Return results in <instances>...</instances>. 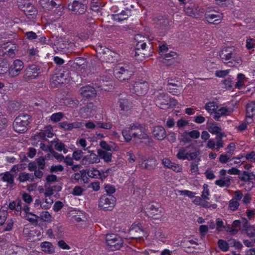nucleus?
<instances>
[{
    "label": "nucleus",
    "instance_id": "obj_47",
    "mask_svg": "<svg viewBox=\"0 0 255 255\" xmlns=\"http://www.w3.org/2000/svg\"><path fill=\"white\" fill-rule=\"evenodd\" d=\"M168 86H172V87H178V88H182V85L179 81L176 80L175 81L174 80H169L168 81Z\"/></svg>",
    "mask_w": 255,
    "mask_h": 255
},
{
    "label": "nucleus",
    "instance_id": "obj_38",
    "mask_svg": "<svg viewBox=\"0 0 255 255\" xmlns=\"http://www.w3.org/2000/svg\"><path fill=\"white\" fill-rule=\"evenodd\" d=\"M154 234L155 237L162 242H163L165 239L164 233H163L162 230L160 228L155 229Z\"/></svg>",
    "mask_w": 255,
    "mask_h": 255
},
{
    "label": "nucleus",
    "instance_id": "obj_23",
    "mask_svg": "<svg viewBox=\"0 0 255 255\" xmlns=\"http://www.w3.org/2000/svg\"><path fill=\"white\" fill-rule=\"evenodd\" d=\"M14 175L8 171L0 174V176H1L0 180L3 182H7L9 185L14 183Z\"/></svg>",
    "mask_w": 255,
    "mask_h": 255
},
{
    "label": "nucleus",
    "instance_id": "obj_4",
    "mask_svg": "<svg viewBox=\"0 0 255 255\" xmlns=\"http://www.w3.org/2000/svg\"><path fill=\"white\" fill-rule=\"evenodd\" d=\"M106 241L108 249L111 251L120 250L122 247L124 241L118 235L111 234L106 236Z\"/></svg>",
    "mask_w": 255,
    "mask_h": 255
},
{
    "label": "nucleus",
    "instance_id": "obj_42",
    "mask_svg": "<svg viewBox=\"0 0 255 255\" xmlns=\"http://www.w3.org/2000/svg\"><path fill=\"white\" fill-rule=\"evenodd\" d=\"M36 162L38 166L39 169H44L45 166V158L43 156H40L36 159Z\"/></svg>",
    "mask_w": 255,
    "mask_h": 255
},
{
    "label": "nucleus",
    "instance_id": "obj_34",
    "mask_svg": "<svg viewBox=\"0 0 255 255\" xmlns=\"http://www.w3.org/2000/svg\"><path fill=\"white\" fill-rule=\"evenodd\" d=\"M218 246L219 249L223 252H227L229 250V244L225 240L222 239L219 240Z\"/></svg>",
    "mask_w": 255,
    "mask_h": 255
},
{
    "label": "nucleus",
    "instance_id": "obj_55",
    "mask_svg": "<svg viewBox=\"0 0 255 255\" xmlns=\"http://www.w3.org/2000/svg\"><path fill=\"white\" fill-rule=\"evenodd\" d=\"M189 124L188 121L185 120L183 119H180L177 122V126L179 128H184Z\"/></svg>",
    "mask_w": 255,
    "mask_h": 255
},
{
    "label": "nucleus",
    "instance_id": "obj_61",
    "mask_svg": "<svg viewBox=\"0 0 255 255\" xmlns=\"http://www.w3.org/2000/svg\"><path fill=\"white\" fill-rule=\"evenodd\" d=\"M91 9L94 11H98L100 8L98 2L95 1V0H92L90 4Z\"/></svg>",
    "mask_w": 255,
    "mask_h": 255
},
{
    "label": "nucleus",
    "instance_id": "obj_63",
    "mask_svg": "<svg viewBox=\"0 0 255 255\" xmlns=\"http://www.w3.org/2000/svg\"><path fill=\"white\" fill-rule=\"evenodd\" d=\"M122 134L127 142H129L131 140V136L129 133V130H123L122 131Z\"/></svg>",
    "mask_w": 255,
    "mask_h": 255
},
{
    "label": "nucleus",
    "instance_id": "obj_33",
    "mask_svg": "<svg viewBox=\"0 0 255 255\" xmlns=\"http://www.w3.org/2000/svg\"><path fill=\"white\" fill-rule=\"evenodd\" d=\"M87 175L89 177L91 178H102V176L99 170L96 168H92L91 170H88L87 171Z\"/></svg>",
    "mask_w": 255,
    "mask_h": 255
},
{
    "label": "nucleus",
    "instance_id": "obj_26",
    "mask_svg": "<svg viewBox=\"0 0 255 255\" xmlns=\"http://www.w3.org/2000/svg\"><path fill=\"white\" fill-rule=\"evenodd\" d=\"M147 211L145 214L148 217H153L155 214H157V212H161L159 208L153 204H149L148 207L146 208Z\"/></svg>",
    "mask_w": 255,
    "mask_h": 255
},
{
    "label": "nucleus",
    "instance_id": "obj_20",
    "mask_svg": "<svg viewBox=\"0 0 255 255\" xmlns=\"http://www.w3.org/2000/svg\"><path fill=\"white\" fill-rule=\"evenodd\" d=\"M243 228L246 230L248 237L250 238L255 237V227L250 225L249 221L246 218L243 220Z\"/></svg>",
    "mask_w": 255,
    "mask_h": 255
},
{
    "label": "nucleus",
    "instance_id": "obj_37",
    "mask_svg": "<svg viewBox=\"0 0 255 255\" xmlns=\"http://www.w3.org/2000/svg\"><path fill=\"white\" fill-rule=\"evenodd\" d=\"M57 180V177L54 174H50L46 176V182L45 183L44 185V187H46L48 185H50V184L55 182Z\"/></svg>",
    "mask_w": 255,
    "mask_h": 255
},
{
    "label": "nucleus",
    "instance_id": "obj_45",
    "mask_svg": "<svg viewBox=\"0 0 255 255\" xmlns=\"http://www.w3.org/2000/svg\"><path fill=\"white\" fill-rule=\"evenodd\" d=\"M105 189L108 196H112L116 192L115 187L110 184L106 185Z\"/></svg>",
    "mask_w": 255,
    "mask_h": 255
},
{
    "label": "nucleus",
    "instance_id": "obj_56",
    "mask_svg": "<svg viewBox=\"0 0 255 255\" xmlns=\"http://www.w3.org/2000/svg\"><path fill=\"white\" fill-rule=\"evenodd\" d=\"M209 195V189L208 185L207 184H204L203 185V191L202 192V198L204 199L209 200V198L208 197Z\"/></svg>",
    "mask_w": 255,
    "mask_h": 255
},
{
    "label": "nucleus",
    "instance_id": "obj_3",
    "mask_svg": "<svg viewBox=\"0 0 255 255\" xmlns=\"http://www.w3.org/2000/svg\"><path fill=\"white\" fill-rule=\"evenodd\" d=\"M133 69L132 67L127 65L119 66L114 70V75L119 81H125L129 80L133 75Z\"/></svg>",
    "mask_w": 255,
    "mask_h": 255
},
{
    "label": "nucleus",
    "instance_id": "obj_31",
    "mask_svg": "<svg viewBox=\"0 0 255 255\" xmlns=\"http://www.w3.org/2000/svg\"><path fill=\"white\" fill-rule=\"evenodd\" d=\"M67 79V75H66L65 74L63 73H58L56 74L55 75H54L52 77L53 80L58 84L60 83H63L64 81L66 80Z\"/></svg>",
    "mask_w": 255,
    "mask_h": 255
},
{
    "label": "nucleus",
    "instance_id": "obj_59",
    "mask_svg": "<svg viewBox=\"0 0 255 255\" xmlns=\"http://www.w3.org/2000/svg\"><path fill=\"white\" fill-rule=\"evenodd\" d=\"M208 130L210 132L213 134H217L220 131L222 130L221 128L215 126H211L209 128Z\"/></svg>",
    "mask_w": 255,
    "mask_h": 255
},
{
    "label": "nucleus",
    "instance_id": "obj_16",
    "mask_svg": "<svg viewBox=\"0 0 255 255\" xmlns=\"http://www.w3.org/2000/svg\"><path fill=\"white\" fill-rule=\"evenodd\" d=\"M131 15V11L130 9L126 8L120 13L113 15V18L115 21H122L128 18Z\"/></svg>",
    "mask_w": 255,
    "mask_h": 255
},
{
    "label": "nucleus",
    "instance_id": "obj_22",
    "mask_svg": "<svg viewBox=\"0 0 255 255\" xmlns=\"http://www.w3.org/2000/svg\"><path fill=\"white\" fill-rule=\"evenodd\" d=\"M205 18L206 20L209 23L214 24H218L220 23L221 16L219 15L212 14L210 13H205Z\"/></svg>",
    "mask_w": 255,
    "mask_h": 255
},
{
    "label": "nucleus",
    "instance_id": "obj_13",
    "mask_svg": "<svg viewBox=\"0 0 255 255\" xmlns=\"http://www.w3.org/2000/svg\"><path fill=\"white\" fill-rule=\"evenodd\" d=\"M234 51V49L232 47L225 48L220 52V57L223 60L225 61H228L233 58L235 59L237 57H235Z\"/></svg>",
    "mask_w": 255,
    "mask_h": 255
},
{
    "label": "nucleus",
    "instance_id": "obj_29",
    "mask_svg": "<svg viewBox=\"0 0 255 255\" xmlns=\"http://www.w3.org/2000/svg\"><path fill=\"white\" fill-rule=\"evenodd\" d=\"M18 180L20 182H23L27 180L32 182L34 181V175L32 174L22 172L19 174Z\"/></svg>",
    "mask_w": 255,
    "mask_h": 255
},
{
    "label": "nucleus",
    "instance_id": "obj_27",
    "mask_svg": "<svg viewBox=\"0 0 255 255\" xmlns=\"http://www.w3.org/2000/svg\"><path fill=\"white\" fill-rule=\"evenodd\" d=\"M97 153L100 157L103 159L106 162L112 161V154L102 149H98Z\"/></svg>",
    "mask_w": 255,
    "mask_h": 255
},
{
    "label": "nucleus",
    "instance_id": "obj_11",
    "mask_svg": "<svg viewBox=\"0 0 255 255\" xmlns=\"http://www.w3.org/2000/svg\"><path fill=\"white\" fill-rule=\"evenodd\" d=\"M68 8L77 14H82L85 13L87 6L85 3H84L83 0H73L71 4H68Z\"/></svg>",
    "mask_w": 255,
    "mask_h": 255
},
{
    "label": "nucleus",
    "instance_id": "obj_62",
    "mask_svg": "<svg viewBox=\"0 0 255 255\" xmlns=\"http://www.w3.org/2000/svg\"><path fill=\"white\" fill-rule=\"evenodd\" d=\"M239 178L242 181L247 182L249 180V172L248 171H244L242 175H239Z\"/></svg>",
    "mask_w": 255,
    "mask_h": 255
},
{
    "label": "nucleus",
    "instance_id": "obj_39",
    "mask_svg": "<svg viewBox=\"0 0 255 255\" xmlns=\"http://www.w3.org/2000/svg\"><path fill=\"white\" fill-rule=\"evenodd\" d=\"M131 54L135 58H138L140 60H141V58L144 57L146 55V54L143 52V51L138 50L136 48H135V49L132 51Z\"/></svg>",
    "mask_w": 255,
    "mask_h": 255
},
{
    "label": "nucleus",
    "instance_id": "obj_32",
    "mask_svg": "<svg viewBox=\"0 0 255 255\" xmlns=\"http://www.w3.org/2000/svg\"><path fill=\"white\" fill-rule=\"evenodd\" d=\"M218 108V104L215 102H208L205 106V109L211 114L215 112Z\"/></svg>",
    "mask_w": 255,
    "mask_h": 255
},
{
    "label": "nucleus",
    "instance_id": "obj_49",
    "mask_svg": "<svg viewBox=\"0 0 255 255\" xmlns=\"http://www.w3.org/2000/svg\"><path fill=\"white\" fill-rule=\"evenodd\" d=\"M63 170V166L61 165H58L51 166L50 168L49 171L51 173H56L58 171L62 172Z\"/></svg>",
    "mask_w": 255,
    "mask_h": 255
},
{
    "label": "nucleus",
    "instance_id": "obj_52",
    "mask_svg": "<svg viewBox=\"0 0 255 255\" xmlns=\"http://www.w3.org/2000/svg\"><path fill=\"white\" fill-rule=\"evenodd\" d=\"M83 154V152L81 150H76L73 153V158L76 160H79Z\"/></svg>",
    "mask_w": 255,
    "mask_h": 255
},
{
    "label": "nucleus",
    "instance_id": "obj_12",
    "mask_svg": "<svg viewBox=\"0 0 255 255\" xmlns=\"http://www.w3.org/2000/svg\"><path fill=\"white\" fill-rule=\"evenodd\" d=\"M80 92L84 98L87 99L94 98L97 95L95 89L90 85H87L81 88Z\"/></svg>",
    "mask_w": 255,
    "mask_h": 255
},
{
    "label": "nucleus",
    "instance_id": "obj_1",
    "mask_svg": "<svg viewBox=\"0 0 255 255\" xmlns=\"http://www.w3.org/2000/svg\"><path fill=\"white\" fill-rule=\"evenodd\" d=\"M200 150L193 144L181 147L179 149L176 157L180 160L187 159L193 160L195 159L200 154Z\"/></svg>",
    "mask_w": 255,
    "mask_h": 255
},
{
    "label": "nucleus",
    "instance_id": "obj_24",
    "mask_svg": "<svg viewBox=\"0 0 255 255\" xmlns=\"http://www.w3.org/2000/svg\"><path fill=\"white\" fill-rule=\"evenodd\" d=\"M255 115V101H253L246 105V118H253Z\"/></svg>",
    "mask_w": 255,
    "mask_h": 255
},
{
    "label": "nucleus",
    "instance_id": "obj_50",
    "mask_svg": "<svg viewBox=\"0 0 255 255\" xmlns=\"http://www.w3.org/2000/svg\"><path fill=\"white\" fill-rule=\"evenodd\" d=\"M140 132V133H138L139 135L138 136V138L144 139H149V136L148 135L146 129L145 128H141Z\"/></svg>",
    "mask_w": 255,
    "mask_h": 255
},
{
    "label": "nucleus",
    "instance_id": "obj_19",
    "mask_svg": "<svg viewBox=\"0 0 255 255\" xmlns=\"http://www.w3.org/2000/svg\"><path fill=\"white\" fill-rule=\"evenodd\" d=\"M152 133L154 136L158 140H163L166 136V132L162 126H156L154 128Z\"/></svg>",
    "mask_w": 255,
    "mask_h": 255
},
{
    "label": "nucleus",
    "instance_id": "obj_53",
    "mask_svg": "<svg viewBox=\"0 0 255 255\" xmlns=\"http://www.w3.org/2000/svg\"><path fill=\"white\" fill-rule=\"evenodd\" d=\"M177 57V54L175 52L170 51L169 53H166L164 55V59L166 60H170Z\"/></svg>",
    "mask_w": 255,
    "mask_h": 255
},
{
    "label": "nucleus",
    "instance_id": "obj_2",
    "mask_svg": "<svg viewBox=\"0 0 255 255\" xmlns=\"http://www.w3.org/2000/svg\"><path fill=\"white\" fill-rule=\"evenodd\" d=\"M30 119V116L28 114L19 115L13 123L14 130L18 133L26 132L28 129L27 126L30 124L29 120Z\"/></svg>",
    "mask_w": 255,
    "mask_h": 255
},
{
    "label": "nucleus",
    "instance_id": "obj_58",
    "mask_svg": "<svg viewBox=\"0 0 255 255\" xmlns=\"http://www.w3.org/2000/svg\"><path fill=\"white\" fill-rule=\"evenodd\" d=\"M223 228H224L227 232H229L233 235H236L238 232V230L233 228L232 226L228 224H227L226 226H224Z\"/></svg>",
    "mask_w": 255,
    "mask_h": 255
},
{
    "label": "nucleus",
    "instance_id": "obj_30",
    "mask_svg": "<svg viewBox=\"0 0 255 255\" xmlns=\"http://www.w3.org/2000/svg\"><path fill=\"white\" fill-rule=\"evenodd\" d=\"M40 247L43 252L49 254H52L54 252V248L50 242H44L41 244Z\"/></svg>",
    "mask_w": 255,
    "mask_h": 255
},
{
    "label": "nucleus",
    "instance_id": "obj_46",
    "mask_svg": "<svg viewBox=\"0 0 255 255\" xmlns=\"http://www.w3.org/2000/svg\"><path fill=\"white\" fill-rule=\"evenodd\" d=\"M7 126V120L2 116L0 115V131L5 129Z\"/></svg>",
    "mask_w": 255,
    "mask_h": 255
},
{
    "label": "nucleus",
    "instance_id": "obj_14",
    "mask_svg": "<svg viewBox=\"0 0 255 255\" xmlns=\"http://www.w3.org/2000/svg\"><path fill=\"white\" fill-rule=\"evenodd\" d=\"M39 2L40 4L42 5L44 3L47 4L48 6L51 5V8L57 6L56 8H58V12H60V13L59 14V16L61 15V12L64 9V6L62 5V2L61 0H40Z\"/></svg>",
    "mask_w": 255,
    "mask_h": 255
},
{
    "label": "nucleus",
    "instance_id": "obj_17",
    "mask_svg": "<svg viewBox=\"0 0 255 255\" xmlns=\"http://www.w3.org/2000/svg\"><path fill=\"white\" fill-rule=\"evenodd\" d=\"M89 152L91 153L90 155L84 156L81 161V163L83 165H86L87 163L91 164L94 163H99L100 159L98 158L97 155L94 153L93 151L89 150Z\"/></svg>",
    "mask_w": 255,
    "mask_h": 255
},
{
    "label": "nucleus",
    "instance_id": "obj_7",
    "mask_svg": "<svg viewBox=\"0 0 255 255\" xmlns=\"http://www.w3.org/2000/svg\"><path fill=\"white\" fill-rule=\"evenodd\" d=\"M18 7L24 12L28 18L34 19L36 17L37 10L30 3L25 1L19 4Z\"/></svg>",
    "mask_w": 255,
    "mask_h": 255
},
{
    "label": "nucleus",
    "instance_id": "obj_9",
    "mask_svg": "<svg viewBox=\"0 0 255 255\" xmlns=\"http://www.w3.org/2000/svg\"><path fill=\"white\" fill-rule=\"evenodd\" d=\"M170 98L167 94L159 93L154 98V102L156 106L160 109H165L170 107Z\"/></svg>",
    "mask_w": 255,
    "mask_h": 255
},
{
    "label": "nucleus",
    "instance_id": "obj_28",
    "mask_svg": "<svg viewBox=\"0 0 255 255\" xmlns=\"http://www.w3.org/2000/svg\"><path fill=\"white\" fill-rule=\"evenodd\" d=\"M118 105L122 111H127L130 109V104L127 99L120 98L118 101Z\"/></svg>",
    "mask_w": 255,
    "mask_h": 255
},
{
    "label": "nucleus",
    "instance_id": "obj_6",
    "mask_svg": "<svg viewBox=\"0 0 255 255\" xmlns=\"http://www.w3.org/2000/svg\"><path fill=\"white\" fill-rule=\"evenodd\" d=\"M116 199L113 196L104 194L99 199V207L104 210H112L115 205Z\"/></svg>",
    "mask_w": 255,
    "mask_h": 255
},
{
    "label": "nucleus",
    "instance_id": "obj_44",
    "mask_svg": "<svg viewBox=\"0 0 255 255\" xmlns=\"http://www.w3.org/2000/svg\"><path fill=\"white\" fill-rule=\"evenodd\" d=\"M184 9L186 13L188 15L193 16H195V13H196V8H193L191 6H185Z\"/></svg>",
    "mask_w": 255,
    "mask_h": 255
},
{
    "label": "nucleus",
    "instance_id": "obj_51",
    "mask_svg": "<svg viewBox=\"0 0 255 255\" xmlns=\"http://www.w3.org/2000/svg\"><path fill=\"white\" fill-rule=\"evenodd\" d=\"M40 148L43 151L50 152L51 154L54 152L52 145H46L43 143L40 144Z\"/></svg>",
    "mask_w": 255,
    "mask_h": 255
},
{
    "label": "nucleus",
    "instance_id": "obj_48",
    "mask_svg": "<svg viewBox=\"0 0 255 255\" xmlns=\"http://www.w3.org/2000/svg\"><path fill=\"white\" fill-rule=\"evenodd\" d=\"M84 191L81 187L79 186H75L72 191V194L74 196H80L81 195Z\"/></svg>",
    "mask_w": 255,
    "mask_h": 255
},
{
    "label": "nucleus",
    "instance_id": "obj_57",
    "mask_svg": "<svg viewBox=\"0 0 255 255\" xmlns=\"http://www.w3.org/2000/svg\"><path fill=\"white\" fill-rule=\"evenodd\" d=\"M58 126L65 130H70V123H67V122L59 123Z\"/></svg>",
    "mask_w": 255,
    "mask_h": 255
},
{
    "label": "nucleus",
    "instance_id": "obj_40",
    "mask_svg": "<svg viewBox=\"0 0 255 255\" xmlns=\"http://www.w3.org/2000/svg\"><path fill=\"white\" fill-rule=\"evenodd\" d=\"M38 218L44 221H50L51 216L48 212L43 211L41 213L40 216H38Z\"/></svg>",
    "mask_w": 255,
    "mask_h": 255
},
{
    "label": "nucleus",
    "instance_id": "obj_5",
    "mask_svg": "<svg viewBox=\"0 0 255 255\" xmlns=\"http://www.w3.org/2000/svg\"><path fill=\"white\" fill-rule=\"evenodd\" d=\"M43 72L42 69L35 64L28 66L24 70L23 78L26 81L36 78Z\"/></svg>",
    "mask_w": 255,
    "mask_h": 255
},
{
    "label": "nucleus",
    "instance_id": "obj_43",
    "mask_svg": "<svg viewBox=\"0 0 255 255\" xmlns=\"http://www.w3.org/2000/svg\"><path fill=\"white\" fill-rule=\"evenodd\" d=\"M239 205L240 203L238 201H236L234 199H232L229 202V208L230 209V210L235 211L237 210Z\"/></svg>",
    "mask_w": 255,
    "mask_h": 255
},
{
    "label": "nucleus",
    "instance_id": "obj_21",
    "mask_svg": "<svg viewBox=\"0 0 255 255\" xmlns=\"http://www.w3.org/2000/svg\"><path fill=\"white\" fill-rule=\"evenodd\" d=\"M9 63L7 59L0 58V75L9 74Z\"/></svg>",
    "mask_w": 255,
    "mask_h": 255
},
{
    "label": "nucleus",
    "instance_id": "obj_36",
    "mask_svg": "<svg viewBox=\"0 0 255 255\" xmlns=\"http://www.w3.org/2000/svg\"><path fill=\"white\" fill-rule=\"evenodd\" d=\"M179 139L180 141L183 142L184 144L189 143L192 141L186 130L184 131L181 134L180 137Z\"/></svg>",
    "mask_w": 255,
    "mask_h": 255
},
{
    "label": "nucleus",
    "instance_id": "obj_64",
    "mask_svg": "<svg viewBox=\"0 0 255 255\" xmlns=\"http://www.w3.org/2000/svg\"><path fill=\"white\" fill-rule=\"evenodd\" d=\"M63 203L60 201H58L54 204L53 209L55 212H58L63 207Z\"/></svg>",
    "mask_w": 255,
    "mask_h": 255
},
{
    "label": "nucleus",
    "instance_id": "obj_35",
    "mask_svg": "<svg viewBox=\"0 0 255 255\" xmlns=\"http://www.w3.org/2000/svg\"><path fill=\"white\" fill-rule=\"evenodd\" d=\"M63 117V113L61 112H58L53 114L50 117V119L53 122L57 123L59 122Z\"/></svg>",
    "mask_w": 255,
    "mask_h": 255
},
{
    "label": "nucleus",
    "instance_id": "obj_25",
    "mask_svg": "<svg viewBox=\"0 0 255 255\" xmlns=\"http://www.w3.org/2000/svg\"><path fill=\"white\" fill-rule=\"evenodd\" d=\"M154 21L156 22L157 24L163 27H167L170 25V21L169 19L166 17L162 15L154 17Z\"/></svg>",
    "mask_w": 255,
    "mask_h": 255
},
{
    "label": "nucleus",
    "instance_id": "obj_10",
    "mask_svg": "<svg viewBox=\"0 0 255 255\" xmlns=\"http://www.w3.org/2000/svg\"><path fill=\"white\" fill-rule=\"evenodd\" d=\"M23 68L24 63L22 61L19 59L14 60L11 65L9 64V77L14 78L19 75Z\"/></svg>",
    "mask_w": 255,
    "mask_h": 255
},
{
    "label": "nucleus",
    "instance_id": "obj_41",
    "mask_svg": "<svg viewBox=\"0 0 255 255\" xmlns=\"http://www.w3.org/2000/svg\"><path fill=\"white\" fill-rule=\"evenodd\" d=\"M232 60L226 62L227 65L230 67L236 66L238 64H240L242 63V60L240 57L236 58L235 59H231Z\"/></svg>",
    "mask_w": 255,
    "mask_h": 255
},
{
    "label": "nucleus",
    "instance_id": "obj_18",
    "mask_svg": "<svg viewBox=\"0 0 255 255\" xmlns=\"http://www.w3.org/2000/svg\"><path fill=\"white\" fill-rule=\"evenodd\" d=\"M87 59L83 57H76L73 61L72 66L76 69H85L87 67Z\"/></svg>",
    "mask_w": 255,
    "mask_h": 255
},
{
    "label": "nucleus",
    "instance_id": "obj_8",
    "mask_svg": "<svg viewBox=\"0 0 255 255\" xmlns=\"http://www.w3.org/2000/svg\"><path fill=\"white\" fill-rule=\"evenodd\" d=\"M148 90V84L146 81L136 82L130 88V92L138 96L144 95Z\"/></svg>",
    "mask_w": 255,
    "mask_h": 255
},
{
    "label": "nucleus",
    "instance_id": "obj_15",
    "mask_svg": "<svg viewBox=\"0 0 255 255\" xmlns=\"http://www.w3.org/2000/svg\"><path fill=\"white\" fill-rule=\"evenodd\" d=\"M157 165V160L155 158L150 157L144 160L140 164L142 169L151 170L154 169Z\"/></svg>",
    "mask_w": 255,
    "mask_h": 255
},
{
    "label": "nucleus",
    "instance_id": "obj_54",
    "mask_svg": "<svg viewBox=\"0 0 255 255\" xmlns=\"http://www.w3.org/2000/svg\"><path fill=\"white\" fill-rule=\"evenodd\" d=\"M187 134H188L190 138H192L194 139L198 138L200 134V132L198 130H193L191 131H187Z\"/></svg>",
    "mask_w": 255,
    "mask_h": 255
},
{
    "label": "nucleus",
    "instance_id": "obj_60",
    "mask_svg": "<svg viewBox=\"0 0 255 255\" xmlns=\"http://www.w3.org/2000/svg\"><path fill=\"white\" fill-rule=\"evenodd\" d=\"M25 36L29 40H34L37 38L36 34L33 31H28L25 33Z\"/></svg>",
    "mask_w": 255,
    "mask_h": 255
}]
</instances>
